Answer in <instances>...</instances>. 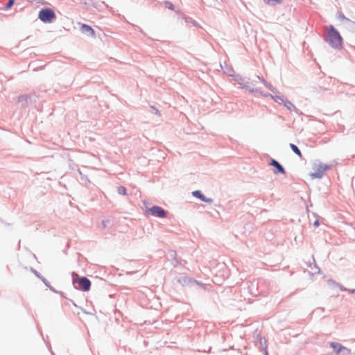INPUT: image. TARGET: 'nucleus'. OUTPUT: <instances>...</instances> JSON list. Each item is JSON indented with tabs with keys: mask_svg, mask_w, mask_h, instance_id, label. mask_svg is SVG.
<instances>
[{
	"mask_svg": "<svg viewBox=\"0 0 355 355\" xmlns=\"http://www.w3.org/2000/svg\"><path fill=\"white\" fill-rule=\"evenodd\" d=\"M38 17L44 23H49L55 18V14L52 9L44 8L40 11Z\"/></svg>",
	"mask_w": 355,
	"mask_h": 355,
	"instance_id": "f03ea898",
	"label": "nucleus"
},
{
	"mask_svg": "<svg viewBox=\"0 0 355 355\" xmlns=\"http://www.w3.org/2000/svg\"><path fill=\"white\" fill-rule=\"evenodd\" d=\"M352 293H355V289L352 291Z\"/></svg>",
	"mask_w": 355,
	"mask_h": 355,
	"instance_id": "aec40b11",
	"label": "nucleus"
},
{
	"mask_svg": "<svg viewBox=\"0 0 355 355\" xmlns=\"http://www.w3.org/2000/svg\"><path fill=\"white\" fill-rule=\"evenodd\" d=\"M330 346L334 349L336 354H339L342 350H348L345 347L342 346L338 343H331Z\"/></svg>",
	"mask_w": 355,
	"mask_h": 355,
	"instance_id": "1a4fd4ad",
	"label": "nucleus"
},
{
	"mask_svg": "<svg viewBox=\"0 0 355 355\" xmlns=\"http://www.w3.org/2000/svg\"><path fill=\"white\" fill-rule=\"evenodd\" d=\"M76 282L81 290L84 291H87L89 290L91 282L87 277H83L78 278Z\"/></svg>",
	"mask_w": 355,
	"mask_h": 355,
	"instance_id": "423d86ee",
	"label": "nucleus"
},
{
	"mask_svg": "<svg viewBox=\"0 0 355 355\" xmlns=\"http://www.w3.org/2000/svg\"><path fill=\"white\" fill-rule=\"evenodd\" d=\"M270 165L273 166L274 167H275L279 173H282V174H284L286 173L284 168L276 160L272 159Z\"/></svg>",
	"mask_w": 355,
	"mask_h": 355,
	"instance_id": "9d476101",
	"label": "nucleus"
},
{
	"mask_svg": "<svg viewBox=\"0 0 355 355\" xmlns=\"http://www.w3.org/2000/svg\"><path fill=\"white\" fill-rule=\"evenodd\" d=\"M314 226L318 227L319 225V221L317 220L313 223Z\"/></svg>",
	"mask_w": 355,
	"mask_h": 355,
	"instance_id": "6ab92c4d",
	"label": "nucleus"
},
{
	"mask_svg": "<svg viewBox=\"0 0 355 355\" xmlns=\"http://www.w3.org/2000/svg\"><path fill=\"white\" fill-rule=\"evenodd\" d=\"M14 3V0H9L7 3V8H10Z\"/></svg>",
	"mask_w": 355,
	"mask_h": 355,
	"instance_id": "a211bd4d",
	"label": "nucleus"
},
{
	"mask_svg": "<svg viewBox=\"0 0 355 355\" xmlns=\"http://www.w3.org/2000/svg\"><path fill=\"white\" fill-rule=\"evenodd\" d=\"M260 83V80L257 79V77L254 80H250L244 83H240L241 87L245 89L250 92H259L257 85Z\"/></svg>",
	"mask_w": 355,
	"mask_h": 355,
	"instance_id": "7ed1b4c3",
	"label": "nucleus"
},
{
	"mask_svg": "<svg viewBox=\"0 0 355 355\" xmlns=\"http://www.w3.org/2000/svg\"><path fill=\"white\" fill-rule=\"evenodd\" d=\"M80 31L83 33H87V35H89L92 37H95V32H94V29L90 26L83 24L81 25Z\"/></svg>",
	"mask_w": 355,
	"mask_h": 355,
	"instance_id": "0eeeda50",
	"label": "nucleus"
},
{
	"mask_svg": "<svg viewBox=\"0 0 355 355\" xmlns=\"http://www.w3.org/2000/svg\"><path fill=\"white\" fill-rule=\"evenodd\" d=\"M108 223H109V220H102L103 227V228L106 227Z\"/></svg>",
	"mask_w": 355,
	"mask_h": 355,
	"instance_id": "f3484780",
	"label": "nucleus"
},
{
	"mask_svg": "<svg viewBox=\"0 0 355 355\" xmlns=\"http://www.w3.org/2000/svg\"><path fill=\"white\" fill-rule=\"evenodd\" d=\"M283 104L284 105L285 107H287V109H288L291 111L296 110L295 105L291 101H288L286 99H285V102Z\"/></svg>",
	"mask_w": 355,
	"mask_h": 355,
	"instance_id": "ddd939ff",
	"label": "nucleus"
},
{
	"mask_svg": "<svg viewBox=\"0 0 355 355\" xmlns=\"http://www.w3.org/2000/svg\"><path fill=\"white\" fill-rule=\"evenodd\" d=\"M146 213L159 218H165L166 216V211L158 206L152 207L146 211Z\"/></svg>",
	"mask_w": 355,
	"mask_h": 355,
	"instance_id": "20e7f679",
	"label": "nucleus"
},
{
	"mask_svg": "<svg viewBox=\"0 0 355 355\" xmlns=\"http://www.w3.org/2000/svg\"><path fill=\"white\" fill-rule=\"evenodd\" d=\"M264 3L270 6H275L282 3V0H263Z\"/></svg>",
	"mask_w": 355,
	"mask_h": 355,
	"instance_id": "2eb2a0df",
	"label": "nucleus"
},
{
	"mask_svg": "<svg viewBox=\"0 0 355 355\" xmlns=\"http://www.w3.org/2000/svg\"><path fill=\"white\" fill-rule=\"evenodd\" d=\"M193 196L200 199L202 201L205 202H211L212 200L211 198H206L204 195L202 194L200 191H195L192 193Z\"/></svg>",
	"mask_w": 355,
	"mask_h": 355,
	"instance_id": "6e6552de",
	"label": "nucleus"
},
{
	"mask_svg": "<svg viewBox=\"0 0 355 355\" xmlns=\"http://www.w3.org/2000/svg\"><path fill=\"white\" fill-rule=\"evenodd\" d=\"M290 147L291 148V149L293 150V151L297 155H298L300 157H302V153H301V151L299 150V148H297V146H295V144H290Z\"/></svg>",
	"mask_w": 355,
	"mask_h": 355,
	"instance_id": "4468645a",
	"label": "nucleus"
},
{
	"mask_svg": "<svg viewBox=\"0 0 355 355\" xmlns=\"http://www.w3.org/2000/svg\"><path fill=\"white\" fill-rule=\"evenodd\" d=\"M329 167L325 164H320L315 167V171L314 173L310 174V176L312 179L315 178H321L324 172L328 170Z\"/></svg>",
	"mask_w": 355,
	"mask_h": 355,
	"instance_id": "39448f33",
	"label": "nucleus"
},
{
	"mask_svg": "<svg viewBox=\"0 0 355 355\" xmlns=\"http://www.w3.org/2000/svg\"><path fill=\"white\" fill-rule=\"evenodd\" d=\"M117 191H118V193L119 194H121V195H125L126 194V189L124 187H122V186L118 187Z\"/></svg>",
	"mask_w": 355,
	"mask_h": 355,
	"instance_id": "dca6fc26",
	"label": "nucleus"
},
{
	"mask_svg": "<svg viewBox=\"0 0 355 355\" xmlns=\"http://www.w3.org/2000/svg\"><path fill=\"white\" fill-rule=\"evenodd\" d=\"M257 79L260 80V82H261L268 89L272 92H275L276 89L271 84L268 83L263 78H261L259 76H257Z\"/></svg>",
	"mask_w": 355,
	"mask_h": 355,
	"instance_id": "9b49d317",
	"label": "nucleus"
},
{
	"mask_svg": "<svg viewBox=\"0 0 355 355\" xmlns=\"http://www.w3.org/2000/svg\"><path fill=\"white\" fill-rule=\"evenodd\" d=\"M270 96L277 103L279 104H283L285 102V98L283 96H272L270 95Z\"/></svg>",
	"mask_w": 355,
	"mask_h": 355,
	"instance_id": "f8f14e48",
	"label": "nucleus"
},
{
	"mask_svg": "<svg viewBox=\"0 0 355 355\" xmlns=\"http://www.w3.org/2000/svg\"><path fill=\"white\" fill-rule=\"evenodd\" d=\"M327 30V42L332 47L340 49L343 44V40L340 33L332 25H330Z\"/></svg>",
	"mask_w": 355,
	"mask_h": 355,
	"instance_id": "f257e3e1",
	"label": "nucleus"
}]
</instances>
